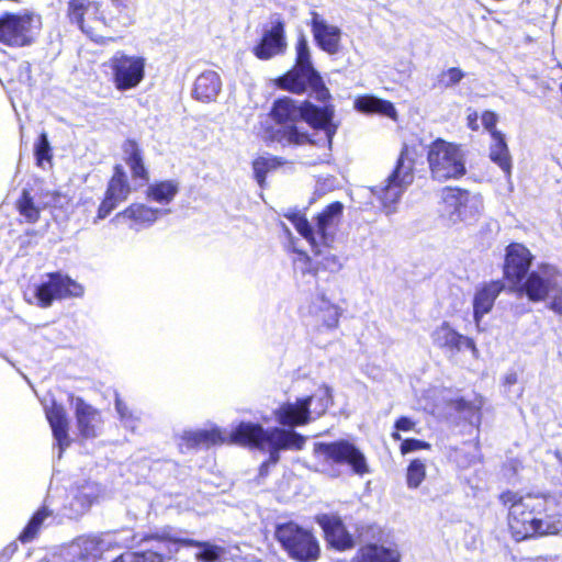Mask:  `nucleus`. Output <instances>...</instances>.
Returning <instances> with one entry per match:
<instances>
[{
    "instance_id": "29",
    "label": "nucleus",
    "mask_w": 562,
    "mask_h": 562,
    "mask_svg": "<svg viewBox=\"0 0 562 562\" xmlns=\"http://www.w3.org/2000/svg\"><path fill=\"white\" fill-rule=\"evenodd\" d=\"M222 89V80L217 72L207 70L198 76L194 81L193 98L201 102L215 100Z\"/></svg>"
},
{
    "instance_id": "56",
    "label": "nucleus",
    "mask_w": 562,
    "mask_h": 562,
    "mask_svg": "<svg viewBox=\"0 0 562 562\" xmlns=\"http://www.w3.org/2000/svg\"><path fill=\"white\" fill-rule=\"evenodd\" d=\"M518 382V374L515 371H509L504 376V385L512 386Z\"/></svg>"
},
{
    "instance_id": "55",
    "label": "nucleus",
    "mask_w": 562,
    "mask_h": 562,
    "mask_svg": "<svg viewBox=\"0 0 562 562\" xmlns=\"http://www.w3.org/2000/svg\"><path fill=\"white\" fill-rule=\"evenodd\" d=\"M414 427L415 423L406 416H402L395 422V429L397 431H409L413 430Z\"/></svg>"
},
{
    "instance_id": "30",
    "label": "nucleus",
    "mask_w": 562,
    "mask_h": 562,
    "mask_svg": "<svg viewBox=\"0 0 562 562\" xmlns=\"http://www.w3.org/2000/svg\"><path fill=\"white\" fill-rule=\"evenodd\" d=\"M327 541L339 550L351 548L353 544L352 537L346 531L342 522L337 517L324 516L319 520Z\"/></svg>"
},
{
    "instance_id": "2",
    "label": "nucleus",
    "mask_w": 562,
    "mask_h": 562,
    "mask_svg": "<svg viewBox=\"0 0 562 562\" xmlns=\"http://www.w3.org/2000/svg\"><path fill=\"white\" fill-rule=\"evenodd\" d=\"M229 441L268 452V460L259 468L260 476H265L270 464L279 462L281 450H301L305 445V437L294 430L263 428L260 424L241 422L231 432Z\"/></svg>"
},
{
    "instance_id": "22",
    "label": "nucleus",
    "mask_w": 562,
    "mask_h": 562,
    "mask_svg": "<svg viewBox=\"0 0 562 562\" xmlns=\"http://www.w3.org/2000/svg\"><path fill=\"white\" fill-rule=\"evenodd\" d=\"M285 48L284 23L277 18L271 21L270 27L263 31L260 42L254 47V54L259 59L267 60L283 54Z\"/></svg>"
},
{
    "instance_id": "35",
    "label": "nucleus",
    "mask_w": 562,
    "mask_h": 562,
    "mask_svg": "<svg viewBox=\"0 0 562 562\" xmlns=\"http://www.w3.org/2000/svg\"><path fill=\"white\" fill-rule=\"evenodd\" d=\"M15 205L20 216L29 223L37 222L41 210L44 209L41 193L32 194L31 191L26 189H23Z\"/></svg>"
},
{
    "instance_id": "46",
    "label": "nucleus",
    "mask_w": 562,
    "mask_h": 562,
    "mask_svg": "<svg viewBox=\"0 0 562 562\" xmlns=\"http://www.w3.org/2000/svg\"><path fill=\"white\" fill-rule=\"evenodd\" d=\"M34 155L40 167L45 168V164H50L52 147L46 133H42L34 146Z\"/></svg>"
},
{
    "instance_id": "12",
    "label": "nucleus",
    "mask_w": 562,
    "mask_h": 562,
    "mask_svg": "<svg viewBox=\"0 0 562 562\" xmlns=\"http://www.w3.org/2000/svg\"><path fill=\"white\" fill-rule=\"evenodd\" d=\"M314 453L327 463L349 465L353 473L358 475L370 472L364 454L348 440L341 439L328 443L316 442Z\"/></svg>"
},
{
    "instance_id": "59",
    "label": "nucleus",
    "mask_w": 562,
    "mask_h": 562,
    "mask_svg": "<svg viewBox=\"0 0 562 562\" xmlns=\"http://www.w3.org/2000/svg\"><path fill=\"white\" fill-rule=\"evenodd\" d=\"M392 437H393L394 440H402V437H401V435L397 431L393 432Z\"/></svg>"
},
{
    "instance_id": "15",
    "label": "nucleus",
    "mask_w": 562,
    "mask_h": 562,
    "mask_svg": "<svg viewBox=\"0 0 562 562\" xmlns=\"http://www.w3.org/2000/svg\"><path fill=\"white\" fill-rule=\"evenodd\" d=\"M113 83L119 91L136 88L145 77L146 59L138 55L116 52L109 60Z\"/></svg>"
},
{
    "instance_id": "62",
    "label": "nucleus",
    "mask_w": 562,
    "mask_h": 562,
    "mask_svg": "<svg viewBox=\"0 0 562 562\" xmlns=\"http://www.w3.org/2000/svg\"><path fill=\"white\" fill-rule=\"evenodd\" d=\"M560 91H561V93H562V83L560 85Z\"/></svg>"
},
{
    "instance_id": "47",
    "label": "nucleus",
    "mask_w": 562,
    "mask_h": 562,
    "mask_svg": "<svg viewBox=\"0 0 562 562\" xmlns=\"http://www.w3.org/2000/svg\"><path fill=\"white\" fill-rule=\"evenodd\" d=\"M113 562H164L160 553L154 551L146 552H125L116 558Z\"/></svg>"
},
{
    "instance_id": "54",
    "label": "nucleus",
    "mask_w": 562,
    "mask_h": 562,
    "mask_svg": "<svg viewBox=\"0 0 562 562\" xmlns=\"http://www.w3.org/2000/svg\"><path fill=\"white\" fill-rule=\"evenodd\" d=\"M119 204L117 201L105 195L104 200L98 209V220L105 218Z\"/></svg>"
},
{
    "instance_id": "50",
    "label": "nucleus",
    "mask_w": 562,
    "mask_h": 562,
    "mask_svg": "<svg viewBox=\"0 0 562 562\" xmlns=\"http://www.w3.org/2000/svg\"><path fill=\"white\" fill-rule=\"evenodd\" d=\"M482 407V401L480 400L476 403H467L465 401L461 400L458 404V408L468 414L467 418L469 419L471 425L479 426L481 423V414L480 409Z\"/></svg>"
},
{
    "instance_id": "42",
    "label": "nucleus",
    "mask_w": 562,
    "mask_h": 562,
    "mask_svg": "<svg viewBox=\"0 0 562 562\" xmlns=\"http://www.w3.org/2000/svg\"><path fill=\"white\" fill-rule=\"evenodd\" d=\"M52 517V512L46 506L40 508L30 519L23 531L19 536V540L23 543L32 541L45 525V521Z\"/></svg>"
},
{
    "instance_id": "4",
    "label": "nucleus",
    "mask_w": 562,
    "mask_h": 562,
    "mask_svg": "<svg viewBox=\"0 0 562 562\" xmlns=\"http://www.w3.org/2000/svg\"><path fill=\"white\" fill-rule=\"evenodd\" d=\"M344 212L341 202H333L327 205L315 217L314 225L311 224L300 211H290L284 216L292 223L297 233L311 244V246H330L335 241Z\"/></svg>"
},
{
    "instance_id": "10",
    "label": "nucleus",
    "mask_w": 562,
    "mask_h": 562,
    "mask_svg": "<svg viewBox=\"0 0 562 562\" xmlns=\"http://www.w3.org/2000/svg\"><path fill=\"white\" fill-rule=\"evenodd\" d=\"M68 16L80 30L95 43L103 44L108 36L105 30L110 26L100 10V4L91 0H70Z\"/></svg>"
},
{
    "instance_id": "51",
    "label": "nucleus",
    "mask_w": 562,
    "mask_h": 562,
    "mask_svg": "<svg viewBox=\"0 0 562 562\" xmlns=\"http://www.w3.org/2000/svg\"><path fill=\"white\" fill-rule=\"evenodd\" d=\"M464 78V72L457 67H451L442 71L439 77V83L445 88H451L458 85Z\"/></svg>"
},
{
    "instance_id": "14",
    "label": "nucleus",
    "mask_w": 562,
    "mask_h": 562,
    "mask_svg": "<svg viewBox=\"0 0 562 562\" xmlns=\"http://www.w3.org/2000/svg\"><path fill=\"white\" fill-rule=\"evenodd\" d=\"M40 19L33 13H3L0 15V43L11 47L27 46L33 42Z\"/></svg>"
},
{
    "instance_id": "1",
    "label": "nucleus",
    "mask_w": 562,
    "mask_h": 562,
    "mask_svg": "<svg viewBox=\"0 0 562 562\" xmlns=\"http://www.w3.org/2000/svg\"><path fill=\"white\" fill-rule=\"evenodd\" d=\"M269 116L274 125L265 130V137L281 146L313 144L330 147L337 131L331 105L316 106L310 101L283 97L274 100Z\"/></svg>"
},
{
    "instance_id": "44",
    "label": "nucleus",
    "mask_w": 562,
    "mask_h": 562,
    "mask_svg": "<svg viewBox=\"0 0 562 562\" xmlns=\"http://www.w3.org/2000/svg\"><path fill=\"white\" fill-rule=\"evenodd\" d=\"M426 477V460L413 459L406 471V484L408 488H417Z\"/></svg>"
},
{
    "instance_id": "52",
    "label": "nucleus",
    "mask_w": 562,
    "mask_h": 562,
    "mask_svg": "<svg viewBox=\"0 0 562 562\" xmlns=\"http://www.w3.org/2000/svg\"><path fill=\"white\" fill-rule=\"evenodd\" d=\"M423 449H426V450L430 449V445L426 441H423L419 439H414V438L402 440V443L400 447L402 454H407V453H411V452H414L417 450H423Z\"/></svg>"
},
{
    "instance_id": "3",
    "label": "nucleus",
    "mask_w": 562,
    "mask_h": 562,
    "mask_svg": "<svg viewBox=\"0 0 562 562\" xmlns=\"http://www.w3.org/2000/svg\"><path fill=\"white\" fill-rule=\"evenodd\" d=\"M295 53L294 67L278 79V86L293 93H303L307 88H311L315 99L325 102L329 99L330 93L325 87L321 75L313 66L311 49L304 34H301L297 38Z\"/></svg>"
},
{
    "instance_id": "43",
    "label": "nucleus",
    "mask_w": 562,
    "mask_h": 562,
    "mask_svg": "<svg viewBox=\"0 0 562 562\" xmlns=\"http://www.w3.org/2000/svg\"><path fill=\"white\" fill-rule=\"evenodd\" d=\"M76 546L80 549V555L83 559H95L108 548V543L97 536L81 537Z\"/></svg>"
},
{
    "instance_id": "49",
    "label": "nucleus",
    "mask_w": 562,
    "mask_h": 562,
    "mask_svg": "<svg viewBox=\"0 0 562 562\" xmlns=\"http://www.w3.org/2000/svg\"><path fill=\"white\" fill-rule=\"evenodd\" d=\"M44 207L61 209L69 203V198L58 191L41 192Z\"/></svg>"
},
{
    "instance_id": "21",
    "label": "nucleus",
    "mask_w": 562,
    "mask_h": 562,
    "mask_svg": "<svg viewBox=\"0 0 562 562\" xmlns=\"http://www.w3.org/2000/svg\"><path fill=\"white\" fill-rule=\"evenodd\" d=\"M431 339L435 346L447 353L456 355L463 348H468L471 350L473 357L477 358L479 356L474 340L459 334L446 322L432 331Z\"/></svg>"
},
{
    "instance_id": "7",
    "label": "nucleus",
    "mask_w": 562,
    "mask_h": 562,
    "mask_svg": "<svg viewBox=\"0 0 562 562\" xmlns=\"http://www.w3.org/2000/svg\"><path fill=\"white\" fill-rule=\"evenodd\" d=\"M427 161L431 177L438 181L459 179L467 172L461 147L442 138H437L429 145Z\"/></svg>"
},
{
    "instance_id": "5",
    "label": "nucleus",
    "mask_w": 562,
    "mask_h": 562,
    "mask_svg": "<svg viewBox=\"0 0 562 562\" xmlns=\"http://www.w3.org/2000/svg\"><path fill=\"white\" fill-rule=\"evenodd\" d=\"M499 501L508 508L507 525L512 537L518 542L536 537L535 494L506 491L499 495Z\"/></svg>"
},
{
    "instance_id": "48",
    "label": "nucleus",
    "mask_w": 562,
    "mask_h": 562,
    "mask_svg": "<svg viewBox=\"0 0 562 562\" xmlns=\"http://www.w3.org/2000/svg\"><path fill=\"white\" fill-rule=\"evenodd\" d=\"M276 167L274 158L259 157L252 162L255 178L258 184L262 188L266 181V176L269 170Z\"/></svg>"
},
{
    "instance_id": "32",
    "label": "nucleus",
    "mask_w": 562,
    "mask_h": 562,
    "mask_svg": "<svg viewBox=\"0 0 562 562\" xmlns=\"http://www.w3.org/2000/svg\"><path fill=\"white\" fill-rule=\"evenodd\" d=\"M491 138L490 158L509 178L512 173V157L505 135L502 132H493Z\"/></svg>"
},
{
    "instance_id": "8",
    "label": "nucleus",
    "mask_w": 562,
    "mask_h": 562,
    "mask_svg": "<svg viewBox=\"0 0 562 562\" xmlns=\"http://www.w3.org/2000/svg\"><path fill=\"white\" fill-rule=\"evenodd\" d=\"M417 153L414 147L404 145L397 158L396 166L382 187H375L372 192L385 209H391L405 190L414 181V166Z\"/></svg>"
},
{
    "instance_id": "17",
    "label": "nucleus",
    "mask_w": 562,
    "mask_h": 562,
    "mask_svg": "<svg viewBox=\"0 0 562 562\" xmlns=\"http://www.w3.org/2000/svg\"><path fill=\"white\" fill-rule=\"evenodd\" d=\"M342 308L333 303L324 292H318L312 301L302 307V316L315 330L331 331L339 325Z\"/></svg>"
},
{
    "instance_id": "16",
    "label": "nucleus",
    "mask_w": 562,
    "mask_h": 562,
    "mask_svg": "<svg viewBox=\"0 0 562 562\" xmlns=\"http://www.w3.org/2000/svg\"><path fill=\"white\" fill-rule=\"evenodd\" d=\"M294 269L301 273H316L319 270L338 272L344 260L336 254L334 248H291Z\"/></svg>"
},
{
    "instance_id": "40",
    "label": "nucleus",
    "mask_w": 562,
    "mask_h": 562,
    "mask_svg": "<svg viewBox=\"0 0 562 562\" xmlns=\"http://www.w3.org/2000/svg\"><path fill=\"white\" fill-rule=\"evenodd\" d=\"M176 541L188 547L199 548L200 551L196 553V559L203 562H215L225 553V549L223 547L211 544L209 542H201L193 539H177Z\"/></svg>"
},
{
    "instance_id": "20",
    "label": "nucleus",
    "mask_w": 562,
    "mask_h": 562,
    "mask_svg": "<svg viewBox=\"0 0 562 562\" xmlns=\"http://www.w3.org/2000/svg\"><path fill=\"white\" fill-rule=\"evenodd\" d=\"M79 435L85 439L98 437L103 428L101 412L81 397L70 396Z\"/></svg>"
},
{
    "instance_id": "45",
    "label": "nucleus",
    "mask_w": 562,
    "mask_h": 562,
    "mask_svg": "<svg viewBox=\"0 0 562 562\" xmlns=\"http://www.w3.org/2000/svg\"><path fill=\"white\" fill-rule=\"evenodd\" d=\"M115 411L124 428L134 431L138 427L140 420L139 415L130 409L119 396L115 397Z\"/></svg>"
},
{
    "instance_id": "41",
    "label": "nucleus",
    "mask_w": 562,
    "mask_h": 562,
    "mask_svg": "<svg viewBox=\"0 0 562 562\" xmlns=\"http://www.w3.org/2000/svg\"><path fill=\"white\" fill-rule=\"evenodd\" d=\"M450 458L460 468H469L480 461V447L477 442L463 443L461 447L454 448L450 453Z\"/></svg>"
},
{
    "instance_id": "37",
    "label": "nucleus",
    "mask_w": 562,
    "mask_h": 562,
    "mask_svg": "<svg viewBox=\"0 0 562 562\" xmlns=\"http://www.w3.org/2000/svg\"><path fill=\"white\" fill-rule=\"evenodd\" d=\"M131 193L127 176L122 166H115L114 173L109 182L105 195L119 203L126 200Z\"/></svg>"
},
{
    "instance_id": "9",
    "label": "nucleus",
    "mask_w": 562,
    "mask_h": 562,
    "mask_svg": "<svg viewBox=\"0 0 562 562\" xmlns=\"http://www.w3.org/2000/svg\"><path fill=\"white\" fill-rule=\"evenodd\" d=\"M276 538L289 557L300 562L315 561L319 555V544L311 531L295 522L279 524Z\"/></svg>"
},
{
    "instance_id": "58",
    "label": "nucleus",
    "mask_w": 562,
    "mask_h": 562,
    "mask_svg": "<svg viewBox=\"0 0 562 562\" xmlns=\"http://www.w3.org/2000/svg\"><path fill=\"white\" fill-rule=\"evenodd\" d=\"M468 121H469V126H470L472 130H476V128H477V125H476L477 114H476V113L470 114V115L468 116Z\"/></svg>"
},
{
    "instance_id": "38",
    "label": "nucleus",
    "mask_w": 562,
    "mask_h": 562,
    "mask_svg": "<svg viewBox=\"0 0 562 562\" xmlns=\"http://www.w3.org/2000/svg\"><path fill=\"white\" fill-rule=\"evenodd\" d=\"M124 151L126 154V164L130 167L133 178L135 180H140L142 183L148 180V172L144 166L143 158L140 155V149L137 144L133 140H128L124 146Z\"/></svg>"
},
{
    "instance_id": "25",
    "label": "nucleus",
    "mask_w": 562,
    "mask_h": 562,
    "mask_svg": "<svg viewBox=\"0 0 562 562\" xmlns=\"http://www.w3.org/2000/svg\"><path fill=\"white\" fill-rule=\"evenodd\" d=\"M45 414L58 447V458H61L64 450L70 445L67 413L60 404L53 401L50 406L45 407Z\"/></svg>"
},
{
    "instance_id": "31",
    "label": "nucleus",
    "mask_w": 562,
    "mask_h": 562,
    "mask_svg": "<svg viewBox=\"0 0 562 562\" xmlns=\"http://www.w3.org/2000/svg\"><path fill=\"white\" fill-rule=\"evenodd\" d=\"M352 562H401L396 548L370 543L359 549Z\"/></svg>"
},
{
    "instance_id": "33",
    "label": "nucleus",
    "mask_w": 562,
    "mask_h": 562,
    "mask_svg": "<svg viewBox=\"0 0 562 562\" xmlns=\"http://www.w3.org/2000/svg\"><path fill=\"white\" fill-rule=\"evenodd\" d=\"M102 488L98 483L86 482L78 486L74 495L71 507L76 515H81L99 499Z\"/></svg>"
},
{
    "instance_id": "57",
    "label": "nucleus",
    "mask_w": 562,
    "mask_h": 562,
    "mask_svg": "<svg viewBox=\"0 0 562 562\" xmlns=\"http://www.w3.org/2000/svg\"><path fill=\"white\" fill-rule=\"evenodd\" d=\"M111 3L119 11L125 10L128 7V0H111Z\"/></svg>"
},
{
    "instance_id": "60",
    "label": "nucleus",
    "mask_w": 562,
    "mask_h": 562,
    "mask_svg": "<svg viewBox=\"0 0 562 562\" xmlns=\"http://www.w3.org/2000/svg\"><path fill=\"white\" fill-rule=\"evenodd\" d=\"M508 246L517 247V246H522V245H521V244H519V243H510Z\"/></svg>"
},
{
    "instance_id": "6",
    "label": "nucleus",
    "mask_w": 562,
    "mask_h": 562,
    "mask_svg": "<svg viewBox=\"0 0 562 562\" xmlns=\"http://www.w3.org/2000/svg\"><path fill=\"white\" fill-rule=\"evenodd\" d=\"M519 291L532 302L550 297L549 308L562 315V274L557 267L548 263L539 266L527 276Z\"/></svg>"
},
{
    "instance_id": "36",
    "label": "nucleus",
    "mask_w": 562,
    "mask_h": 562,
    "mask_svg": "<svg viewBox=\"0 0 562 562\" xmlns=\"http://www.w3.org/2000/svg\"><path fill=\"white\" fill-rule=\"evenodd\" d=\"M355 109L361 113H378L394 119L396 110L390 101L379 99L374 95H361L355 100Z\"/></svg>"
},
{
    "instance_id": "28",
    "label": "nucleus",
    "mask_w": 562,
    "mask_h": 562,
    "mask_svg": "<svg viewBox=\"0 0 562 562\" xmlns=\"http://www.w3.org/2000/svg\"><path fill=\"white\" fill-rule=\"evenodd\" d=\"M273 415L280 425L291 428L311 423L310 412L304 405L303 397L282 403L273 411Z\"/></svg>"
},
{
    "instance_id": "24",
    "label": "nucleus",
    "mask_w": 562,
    "mask_h": 562,
    "mask_svg": "<svg viewBox=\"0 0 562 562\" xmlns=\"http://www.w3.org/2000/svg\"><path fill=\"white\" fill-rule=\"evenodd\" d=\"M168 212V210L162 211L149 207L145 204L135 203L130 205L123 212L116 214L114 221L117 224H126L131 228L139 229L151 225L160 215L167 214Z\"/></svg>"
},
{
    "instance_id": "11",
    "label": "nucleus",
    "mask_w": 562,
    "mask_h": 562,
    "mask_svg": "<svg viewBox=\"0 0 562 562\" xmlns=\"http://www.w3.org/2000/svg\"><path fill=\"white\" fill-rule=\"evenodd\" d=\"M443 212L452 222L472 223L483 211V198L459 188H445L441 192Z\"/></svg>"
},
{
    "instance_id": "61",
    "label": "nucleus",
    "mask_w": 562,
    "mask_h": 562,
    "mask_svg": "<svg viewBox=\"0 0 562 562\" xmlns=\"http://www.w3.org/2000/svg\"><path fill=\"white\" fill-rule=\"evenodd\" d=\"M492 225L497 228V223L496 222H493Z\"/></svg>"
},
{
    "instance_id": "18",
    "label": "nucleus",
    "mask_w": 562,
    "mask_h": 562,
    "mask_svg": "<svg viewBox=\"0 0 562 562\" xmlns=\"http://www.w3.org/2000/svg\"><path fill=\"white\" fill-rule=\"evenodd\" d=\"M536 537L554 536L562 531V501L558 495L535 494Z\"/></svg>"
},
{
    "instance_id": "26",
    "label": "nucleus",
    "mask_w": 562,
    "mask_h": 562,
    "mask_svg": "<svg viewBox=\"0 0 562 562\" xmlns=\"http://www.w3.org/2000/svg\"><path fill=\"white\" fill-rule=\"evenodd\" d=\"M503 289L502 281H491L476 288L473 297V317L477 329H480L481 319L492 311L494 302Z\"/></svg>"
},
{
    "instance_id": "53",
    "label": "nucleus",
    "mask_w": 562,
    "mask_h": 562,
    "mask_svg": "<svg viewBox=\"0 0 562 562\" xmlns=\"http://www.w3.org/2000/svg\"><path fill=\"white\" fill-rule=\"evenodd\" d=\"M481 120H482V124H483L484 128L490 132L491 136H493V132H499L498 130H496V123H497L498 117L494 112L485 111L482 114Z\"/></svg>"
},
{
    "instance_id": "23",
    "label": "nucleus",
    "mask_w": 562,
    "mask_h": 562,
    "mask_svg": "<svg viewBox=\"0 0 562 562\" xmlns=\"http://www.w3.org/2000/svg\"><path fill=\"white\" fill-rule=\"evenodd\" d=\"M179 439V447L183 451L184 449L211 448L223 445L228 440V437L220 427L212 426L210 428L183 430Z\"/></svg>"
},
{
    "instance_id": "39",
    "label": "nucleus",
    "mask_w": 562,
    "mask_h": 562,
    "mask_svg": "<svg viewBox=\"0 0 562 562\" xmlns=\"http://www.w3.org/2000/svg\"><path fill=\"white\" fill-rule=\"evenodd\" d=\"M179 191V183L173 180L153 183L147 189V196L161 204L170 203Z\"/></svg>"
},
{
    "instance_id": "34",
    "label": "nucleus",
    "mask_w": 562,
    "mask_h": 562,
    "mask_svg": "<svg viewBox=\"0 0 562 562\" xmlns=\"http://www.w3.org/2000/svg\"><path fill=\"white\" fill-rule=\"evenodd\" d=\"M303 402L310 412V422L315 420L323 416L333 404L331 389L323 385L312 395L303 397Z\"/></svg>"
},
{
    "instance_id": "27",
    "label": "nucleus",
    "mask_w": 562,
    "mask_h": 562,
    "mask_svg": "<svg viewBox=\"0 0 562 562\" xmlns=\"http://www.w3.org/2000/svg\"><path fill=\"white\" fill-rule=\"evenodd\" d=\"M507 249L504 274L514 285H518L529 269L532 256L529 248Z\"/></svg>"
},
{
    "instance_id": "13",
    "label": "nucleus",
    "mask_w": 562,
    "mask_h": 562,
    "mask_svg": "<svg viewBox=\"0 0 562 562\" xmlns=\"http://www.w3.org/2000/svg\"><path fill=\"white\" fill-rule=\"evenodd\" d=\"M83 294L82 284L60 272L46 274V279L34 289L37 305L43 308L49 307L55 300L82 297Z\"/></svg>"
},
{
    "instance_id": "19",
    "label": "nucleus",
    "mask_w": 562,
    "mask_h": 562,
    "mask_svg": "<svg viewBox=\"0 0 562 562\" xmlns=\"http://www.w3.org/2000/svg\"><path fill=\"white\" fill-rule=\"evenodd\" d=\"M311 32L316 46L328 55H338L342 48V30L329 23L318 12H311Z\"/></svg>"
}]
</instances>
